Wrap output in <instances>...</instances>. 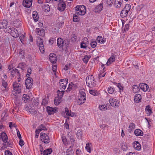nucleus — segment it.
<instances>
[{
    "instance_id": "f257e3e1",
    "label": "nucleus",
    "mask_w": 155,
    "mask_h": 155,
    "mask_svg": "<svg viewBox=\"0 0 155 155\" xmlns=\"http://www.w3.org/2000/svg\"><path fill=\"white\" fill-rule=\"evenodd\" d=\"M86 81L87 85L90 88L94 87L96 85V82L93 75H89L86 78Z\"/></svg>"
},
{
    "instance_id": "f03ea898",
    "label": "nucleus",
    "mask_w": 155,
    "mask_h": 155,
    "mask_svg": "<svg viewBox=\"0 0 155 155\" xmlns=\"http://www.w3.org/2000/svg\"><path fill=\"white\" fill-rule=\"evenodd\" d=\"M84 89H81L79 91L80 95L77 103L79 105H81L84 103L86 100V94L84 92Z\"/></svg>"
},
{
    "instance_id": "7ed1b4c3",
    "label": "nucleus",
    "mask_w": 155,
    "mask_h": 155,
    "mask_svg": "<svg viewBox=\"0 0 155 155\" xmlns=\"http://www.w3.org/2000/svg\"><path fill=\"white\" fill-rule=\"evenodd\" d=\"M76 13L78 15H83L86 12V8L84 5H77L75 8Z\"/></svg>"
},
{
    "instance_id": "20e7f679",
    "label": "nucleus",
    "mask_w": 155,
    "mask_h": 155,
    "mask_svg": "<svg viewBox=\"0 0 155 155\" xmlns=\"http://www.w3.org/2000/svg\"><path fill=\"white\" fill-rule=\"evenodd\" d=\"M68 41L66 40H63L61 38H59L57 40V44L58 46L60 48H66L68 44Z\"/></svg>"
},
{
    "instance_id": "39448f33",
    "label": "nucleus",
    "mask_w": 155,
    "mask_h": 155,
    "mask_svg": "<svg viewBox=\"0 0 155 155\" xmlns=\"http://www.w3.org/2000/svg\"><path fill=\"white\" fill-rule=\"evenodd\" d=\"M68 80V79H61L59 82V88L61 91L64 90L66 87L67 84Z\"/></svg>"
},
{
    "instance_id": "423d86ee",
    "label": "nucleus",
    "mask_w": 155,
    "mask_h": 155,
    "mask_svg": "<svg viewBox=\"0 0 155 155\" xmlns=\"http://www.w3.org/2000/svg\"><path fill=\"white\" fill-rule=\"evenodd\" d=\"M0 139H1L4 143H5V146H9L10 144L8 141V137L4 132L0 133Z\"/></svg>"
},
{
    "instance_id": "0eeeda50",
    "label": "nucleus",
    "mask_w": 155,
    "mask_h": 155,
    "mask_svg": "<svg viewBox=\"0 0 155 155\" xmlns=\"http://www.w3.org/2000/svg\"><path fill=\"white\" fill-rule=\"evenodd\" d=\"M109 102L111 106L114 107H118L120 104V101L116 97L110 98L109 100Z\"/></svg>"
},
{
    "instance_id": "6e6552de",
    "label": "nucleus",
    "mask_w": 155,
    "mask_h": 155,
    "mask_svg": "<svg viewBox=\"0 0 155 155\" xmlns=\"http://www.w3.org/2000/svg\"><path fill=\"white\" fill-rule=\"evenodd\" d=\"M40 138L42 142L45 143H48L50 142L49 136L44 133H41L40 134Z\"/></svg>"
},
{
    "instance_id": "1a4fd4ad",
    "label": "nucleus",
    "mask_w": 155,
    "mask_h": 155,
    "mask_svg": "<svg viewBox=\"0 0 155 155\" xmlns=\"http://www.w3.org/2000/svg\"><path fill=\"white\" fill-rule=\"evenodd\" d=\"M13 89L16 93L18 94L20 93L21 89V85L19 83L15 82L13 83Z\"/></svg>"
},
{
    "instance_id": "9d476101",
    "label": "nucleus",
    "mask_w": 155,
    "mask_h": 155,
    "mask_svg": "<svg viewBox=\"0 0 155 155\" xmlns=\"http://www.w3.org/2000/svg\"><path fill=\"white\" fill-rule=\"evenodd\" d=\"M57 9L60 12L64 11L66 8V4L64 2L63 0H61L59 2Z\"/></svg>"
},
{
    "instance_id": "9b49d317",
    "label": "nucleus",
    "mask_w": 155,
    "mask_h": 155,
    "mask_svg": "<svg viewBox=\"0 0 155 155\" xmlns=\"http://www.w3.org/2000/svg\"><path fill=\"white\" fill-rule=\"evenodd\" d=\"M33 79L30 77L28 78L25 80V84L26 89H30L33 84Z\"/></svg>"
},
{
    "instance_id": "f8f14e48",
    "label": "nucleus",
    "mask_w": 155,
    "mask_h": 155,
    "mask_svg": "<svg viewBox=\"0 0 155 155\" xmlns=\"http://www.w3.org/2000/svg\"><path fill=\"white\" fill-rule=\"evenodd\" d=\"M25 109L28 112L32 115H37V111L35 109L32 108L31 106H27Z\"/></svg>"
},
{
    "instance_id": "ddd939ff",
    "label": "nucleus",
    "mask_w": 155,
    "mask_h": 155,
    "mask_svg": "<svg viewBox=\"0 0 155 155\" xmlns=\"http://www.w3.org/2000/svg\"><path fill=\"white\" fill-rule=\"evenodd\" d=\"M46 109L48 114L49 115L53 114L58 111L57 108H52L49 106L47 107Z\"/></svg>"
},
{
    "instance_id": "4468645a",
    "label": "nucleus",
    "mask_w": 155,
    "mask_h": 155,
    "mask_svg": "<svg viewBox=\"0 0 155 155\" xmlns=\"http://www.w3.org/2000/svg\"><path fill=\"white\" fill-rule=\"evenodd\" d=\"M11 76L12 77H14L15 76H18L19 77L20 76L19 70L15 68L13 69L11 71Z\"/></svg>"
},
{
    "instance_id": "2eb2a0df",
    "label": "nucleus",
    "mask_w": 155,
    "mask_h": 155,
    "mask_svg": "<svg viewBox=\"0 0 155 155\" xmlns=\"http://www.w3.org/2000/svg\"><path fill=\"white\" fill-rule=\"evenodd\" d=\"M116 57V55L115 54H112L111 56L108 59V61L106 63V64L108 65L112 63L115 60Z\"/></svg>"
},
{
    "instance_id": "dca6fc26",
    "label": "nucleus",
    "mask_w": 155,
    "mask_h": 155,
    "mask_svg": "<svg viewBox=\"0 0 155 155\" xmlns=\"http://www.w3.org/2000/svg\"><path fill=\"white\" fill-rule=\"evenodd\" d=\"M49 58L50 61L52 63L56 62L57 60L56 55L54 53H51L49 55Z\"/></svg>"
},
{
    "instance_id": "f3484780",
    "label": "nucleus",
    "mask_w": 155,
    "mask_h": 155,
    "mask_svg": "<svg viewBox=\"0 0 155 155\" xmlns=\"http://www.w3.org/2000/svg\"><path fill=\"white\" fill-rule=\"evenodd\" d=\"M35 31L37 35L41 36H43L45 35V31L42 28H36Z\"/></svg>"
},
{
    "instance_id": "a211bd4d",
    "label": "nucleus",
    "mask_w": 155,
    "mask_h": 155,
    "mask_svg": "<svg viewBox=\"0 0 155 155\" xmlns=\"http://www.w3.org/2000/svg\"><path fill=\"white\" fill-rule=\"evenodd\" d=\"M8 22L6 19L0 21V29H3L5 28L8 25Z\"/></svg>"
},
{
    "instance_id": "6ab92c4d",
    "label": "nucleus",
    "mask_w": 155,
    "mask_h": 155,
    "mask_svg": "<svg viewBox=\"0 0 155 155\" xmlns=\"http://www.w3.org/2000/svg\"><path fill=\"white\" fill-rule=\"evenodd\" d=\"M38 45L39 49L41 53H43L45 52L44 46L42 40L40 39V42L38 43Z\"/></svg>"
},
{
    "instance_id": "aec40b11",
    "label": "nucleus",
    "mask_w": 155,
    "mask_h": 155,
    "mask_svg": "<svg viewBox=\"0 0 155 155\" xmlns=\"http://www.w3.org/2000/svg\"><path fill=\"white\" fill-rule=\"evenodd\" d=\"M22 5L25 7L29 8L32 5L31 0H24L23 2Z\"/></svg>"
},
{
    "instance_id": "412c9836",
    "label": "nucleus",
    "mask_w": 155,
    "mask_h": 155,
    "mask_svg": "<svg viewBox=\"0 0 155 155\" xmlns=\"http://www.w3.org/2000/svg\"><path fill=\"white\" fill-rule=\"evenodd\" d=\"M133 145L134 148L136 150H139L141 148V146L139 143L137 141H135L133 143Z\"/></svg>"
},
{
    "instance_id": "4be33fe9",
    "label": "nucleus",
    "mask_w": 155,
    "mask_h": 155,
    "mask_svg": "<svg viewBox=\"0 0 155 155\" xmlns=\"http://www.w3.org/2000/svg\"><path fill=\"white\" fill-rule=\"evenodd\" d=\"M140 88L143 91H147L149 88V86L148 85L146 84L142 83L140 84Z\"/></svg>"
},
{
    "instance_id": "5701e85b",
    "label": "nucleus",
    "mask_w": 155,
    "mask_h": 155,
    "mask_svg": "<svg viewBox=\"0 0 155 155\" xmlns=\"http://www.w3.org/2000/svg\"><path fill=\"white\" fill-rule=\"evenodd\" d=\"M141 96L140 94H136L135 95L134 97V101L136 103H138L139 102L141 101Z\"/></svg>"
},
{
    "instance_id": "b1692460",
    "label": "nucleus",
    "mask_w": 155,
    "mask_h": 155,
    "mask_svg": "<svg viewBox=\"0 0 155 155\" xmlns=\"http://www.w3.org/2000/svg\"><path fill=\"white\" fill-rule=\"evenodd\" d=\"M103 8V4L101 3L96 6L94 9V11L95 12H100L102 10Z\"/></svg>"
},
{
    "instance_id": "393cba45",
    "label": "nucleus",
    "mask_w": 155,
    "mask_h": 155,
    "mask_svg": "<svg viewBox=\"0 0 155 155\" xmlns=\"http://www.w3.org/2000/svg\"><path fill=\"white\" fill-rule=\"evenodd\" d=\"M13 29L11 34L13 37L15 38H16L18 37V30L16 28H12Z\"/></svg>"
},
{
    "instance_id": "a878e982",
    "label": "nucleus",
    "mask_w": 155,
    "mask_h": 155,
    "mask_svg": "<svg viewBox=\"0 0 155 155\" xmlns=\"http://www.w3.org/2000/svg\"><path fill=\"white\" fill-rule=\"evenodd\" d=\"M106 40L105 38H103L101 36H98L97 38V41L101 44H104Z\"/></svg>"
},
{
    "instance_id": "bb28decb",
    "label": "nucleus",
    "mask_w": 155,
    "mask_h": 155,
    "mask_svg": "<svg viewBox=\"0 0 155 155\" xmlns=\"http://www.w3.org/2000/svg\"><path fill=\"white\" fill-rule=\"evenodd\" d=\"M85 41H83L81 44V48H86L88 45V40L87 38H84Z\"/></svg>"
},
{
    "instance_id": "cd10ccee",
    "label": "nucleus",
    "mask_w": 155,
    "mask_h": 155,
    "mask_svg": "<svg viewBox=\"0 0 155 155\" xmlns=\"http://www.w3.org/2000/svg\"><path fill=\"white\" fill-rule=\"evenodd\" d=\"M122 0H115L114 4L115 6L117 8H119L121 7L123 2Z\"/></svg>"
},
{
    "instance_id": "c85d7f7f",
    "label": "nucleus",
    "mask_w": 155,
    "mask_h": 155,
    "mask_svg": "<svg viewBox=\"0 0 155 155\" xmlns=\"http://www.w3.org/2000/svg\"><path fill=\"white\" fill-rule=\"evenodd\" d=\"M134 133L137 136H142L143 135V132L140 129H136L134 131Z\"/></svg>"
},
{
    "instance_id": "c756f323",
    "label": "nucleus",
    "mask_w": 155,
    "mask_h": 155,
    "mask_svg": "<svg viewBox=\"0 0 155 155\" xmlns=\"http://www.w3.org/2000/svg\"><path fill=\"white\" fill-rule=\"evenodd\" d=\"M32 17L35 22L37 21L39 19V16L36 11H34L33 12Z\"/></svg>"
},
{
    "instance_id": "7c9ffc66",
    "label": "nucleus",
    "mask_w": 155,
    "mask_h": 155,
    "mask_svg": "<svg viewBox=\"0 0 155 155\" xmlns=\"http://www.w3.org/2000/svg\"><path fill=\"white\" fill-rule=\"evenodd\" d=\"M121 149L124 151H126L128 149V147L127 143L125 142H123L120 144Z\"/></svg>"
},
{
    "instance_id": "2f4dec72",
    "label": "nucleus",
    "mask_w": 155,
    "mask_h": 155,
    "mask_svg": "<svg viewBox=\"0 0 155 155\" xmlns=\"http://www.w3.org/2000/svg\"><path fill=\"white\" fill-rule=\"evenodd\" d=\"M13 24L14 26L17 28H19L21 25V21L19 20H16L14 21Z\"/></svg>"
},
{
    "instance_id": "473e14b6",
    "label": "nucleus",
    "mask_w": 155,
    "mask_h": 155,
    "mask_svg": "<svg viewBox=\"0 0 155 155\" xmlns=\"http://www.w3.org/2000/svg\"><path fill=\"white\" fill-rule=\"evenodd\" d=\"M43 10L46 12H48L50 11V8L49 5L48 4H45L44 6L42 7Z\"/></svg>"
},
{
    "instance_id": "72a5a7b5",
    "label": "nucleus",
    "mask_w": 155,
    "mask_h": 155,
    "mask_svg": "<svg viewBox=\"0 0 155 155\" xmlns=\"http://www.w3.org/2000/svg\"><path fill=\"white\" fill-rule=\"evenodd\" d=\"M135 124L133 123H131L130 124L129 126L128 131L130 133H131L132 131L135 129Z\"/></svg>"
},
{
    "instance_id": "f704fd0d",
    "label": "nucleus",
    "mask_w": 155,
    "mask_h": 155,
    "mask_svg": "<svg viewBox=\"0 0 155 155\" xmlns=\"http://www.w3.org/2000/svg\"><path fill=\"white\" fill-rule=\"evenodd\" d=\"M132 90L134 93L138 92L140 91V88L137 85H134L132 87Z\"/></svg>"
},
{
    "instance_id": "c9c22d12",
    "label": "nucleus",
    "mask_w": 155,
    "mask_h": 155,
    "mask_svg": "<svg viewBox=\"0 0 155 155\" xmlns=\"http://www.w3.org/2000/svg\"><path fill=\"white\" fill-rule=\"evenodd\" d=\"M30 99L29 96L27 94H24L23 95L22 100L25 103H26Z\"/></svg>"
},
{
    "instance_id": "e433bc0d",
    "label": "nucleus",
    "mask_w": 155,
    "mask_h": 155,
    "mask_svg": "<svg viewBox=\"0 0 155 155\" xmlns=\"http://www.w3.org/2000/svg\"><path fill=\"white\" fill-rule=\"evenodd\" d=\"M78 14L75 13L73 15V20L74 22H78L80 19V18L78 16Z\"/></svg>"
},
{
    "instance_id": "4c0bfd02",
    "label": "nucleus",
    "mask_w": 155,
    "mask_h": 155,
    "mask_svg": "<svg viewBox=\"0 0 155 155\" xmlns=\"http://www.w3.org/2000/svg\"><path fill=\"white\" fill-rule=\"evenodd\" d=\"M52 151V150L51 148L47 149L45 150L43 152V155H50L51 154Z\"/></svg>"
},
{
    "instance_id": "58836bf2",
    "label": "nucleus",
    "mask_w": 155,
    "mask_h": 155,
    "mask_svg": "<svg viewBox=\"0 0 155 155\" xmlns=\"http://www.w3.org/2000/svg\"><path fill=\"white\" fill-rule=\"evenodd\" d=\"M128 13H127L125 10H124L123 9L120 12V16L122 18L126 17Z\"/></svg>"
},
{
    "instance_id": "ea45409f",
    "label": "nucleus",
    "mask_w": 155,
    "mask_h": 155,
    "mask_svg": "<svg viewBox=\"0 0 155 155\" xmlns=\"http://www.w3.org/2000/svg\"><path fill=\"white\" fill-rule=\"evenodd\" d=\"M57 93L58 96V99H61L64 94L63 91L61 90V91H60L59 90H58V91Z\"/></svg>"
},
{
    "instance_id": "a19ab883",
    "label": "nucleus",
    "mask_w": 155,
    "mask_h": 155,
    "mask_svg": "<svg viewBox=\"0 0 155 155\" xmlns=\"http://www.w3.org/2000/svg\"><path fill=\"white\" fill-rule=\"evenodd\" d=\"M131 8V5L129 4H127L125 5V7L123 9L125 10L127 13H128Z\"/></svg>"
},
{
    "instance_id": "79ce46f5",
    "label": "nucleus",
    "mask_w": 155,
    "mask_h": 155,
    "mask_svg": "<svg viewBox=\"0 0 155 155\" xmlns=\"http://www.w3.org/2000/svg\"><path fill=\"white\" fill-rule=\"evenodd\" d=\"M115 90L114 88L111 86L107 88V91L109 94H112L114 93Z\"/></svg>"
},
{
    "instance_id": "37998d69",
    "label": "nucleus",
    "mask_w": 155,
    "mask_h": 155,
    "mask_svg": "<svg viewBox=\"0 0 155 155\" xmlns=\"http://www.w3.org/2000/svg\"><path fill=\"white\" fill-rule=\"evenodd\" d=\"M91 144V143H88L86 144L85 148L87 150V151L89 153H90L91 152V147L90 145Z\"/></svg>"
},
{
    "instance_id": "c03bdc74",
    "label": "nucleus",
    "mask_w": 155,
    "mask_h": 155,
    "mask_svg": "<svg viewBox=\"0 0 155 155\" xmlns=\"http://www.w3.org/2000/svg\"><path fill=\"white\" fill-rule=\"evenodd\" d=\"M145 110L147 112V114H151L152 113L150 107L149 105H148L146 107Z\"/></svg>"
},
{
    "instance_id": "a18cd8bd",
    "label": "nucleus",
    "mask_w": 155,
    "mask_h": 155,
    "mask_svg": "<svg viewBox=\"0 0 155 155\" xmlns=\"http://www.w3.org/2000/svg\"><path fill=\"white\" fill-rule=\"evenodd\" d=\"M90 58V57L89 56H85L84 58H83V62L85 63H87Z\"/></svg>"
},
{
    "instance_id": "49530a36",
    "label": "nucleus",
    "mask_w": 155,
    "mask_h": 155,
    "mask_svg": "<svg viewBox=\"0 0 155 155\" xmlns=\"http://www.w3.org/2000/svg\"><path fill=\"white\" fill-rule=\"evenodd\" d=\"M82 134V132L81 130H78L77 133V135L78 138H81Z\"/></svg>"
},
{
    "instance_id": "de8ad7c7",
    "label": "nucleus",
    "mask_w": 155,
    "mask_h": 155,
    "mask_svg": "<svg viewBox=\"0 0 155 155\" xmlns=\"http://www.w3.org/2000/svg\"><path fill=\"white\" fill-rule=\"evenodd\" d=\"M61 99H58V98L55 99L54 100V102L55 105H58L61 102Z\"/></svg>"
},
{
    "instance_id": "09e8293b",
    "label": "nucleus",
    "mask_w": 155,
    "mask_h": 155,
    "mask_svg": "<svg viewBox=\"0 0 155 155\" xmlns=\"http://www.w3.org/2000/svg\"><path fill=\"white\" fill-rule=\"evenodd\" d=\"M73 147V145L71 146L67 150L66 153H67V154L69 155V154H70V153H71V152L72 150V147Z\"/></svg>"
},
{
    "instance_id": "8fccbe9b",
    "label": "nucleus",
    "mask_w": 155,
    "mask_h": 155,
    "mask_svg": "<svg viewBox=\"0 0 155 155\" xmlns=\"http://www.w3.org/2000/svg\"><path fill=\"white\" fill-rule=\"evenodd\" d=\"M38 128L41 131L42 130H47V128H46L45 126L41 124L38 127Z\"/></svg>"
},
{
    "instance_id": "3c124183",
    "label": "nucleus",
    "mask_w": 155,
    "mask_h": 155,
    "mask_svg": "<svg viewBox=\"0 0 155 155\" xmlns=\"http://www.w3.org/2000/svg\"><path fill=\"white\" fill-rule=\"evenodd\" d=\"M48 99H47L46 98H43L41 104L44 106L46 105L48 103Z\"/></svg>"
},
{
    "instance_id": "603ef678",
    "label": "nucleus",
    "mask_w": 155,
    "mask_h": 155,
    "mask_svg": "<svg viewBox=\"0 0 155 155\" xmlns=\"http://www.w3.org/2000/svg\"><path fill=\"white\" fill-rule=\"evenodd\" d=\"M12 28H13V27H6L5 28L6 32L8 33H11L13 29Z\"/></svg>"
},
{
    "instance_id": "864d4df0",
    "label": "nucleus",
    "mask_w": 155,
    "mask_h": 155,
    "mask_svg": "<svg viewBox=\"0 0 155 155\" xmlns=\"http://www.w3.org/2000/svg\"><path fill=\"white\" fill-rule=\"evenodd\" d=\"M90 45L92 48H94L97 46V43L96 41H92Z\"/></svg>"
},
{
    "instance_id": "5fc2aeb1",
    "label": "nucleus",
    "mask_w": 155,
    "mask_h": 155,
    "mask_svg": "<svg viewBox=\"0 0 155 155\" xmlns=\"http://www.w3.org/2000/svg\"><path fill=\"white\" fill-rule=\"evenodd\" d=\"M114 2V0H107L106 3L108 6H111Z\"/></svg>"
},
{
    "instance_id": "6e6d98bb",
    "label": "nucleus",
    "mask_w": 155,
    "mask_h": 155,
    "mask_svg": "<svg viewBox=\"0 0 155 155\" xmlns=\"http://www.w3.org/2000/svg\"><path fill=\"white\" fill-rule=\"evenodd\" d=\"M99 109L102 110H105L107 109L106 106L105 105H100L99 107Z\"/></svg>"
},
{
    "instance_id": "4d7b16f0",
    "label": "nucleus",
    "mask_w": 155,
    "mask_h": 155,
    "mask_svg": "<svg viewBox=\"0 0 155 155\" xmlns=\"http://www.w3.org/2000/svg\"><path fill=\"white\" fill-rule=\"evenodd\" d=\"M100 127L102 129H103L104 130L106 128L108 129L109 127L106 124L100 125Z\"/></svg>"
},
{
    "instance_id": "13d9d810",
    "label": "nucleus",
    "mask_w": 155,
    "mask_h": 155,
    "mask_svg": "<svg viewBox=\"0 0 155 155\" xmlns=\"http://www.w3.org/2000/svg\"><path fill=\"white\" fill-rule=\"evenodd\" d=\"M57 69V66L55 65H53L52 70L54 72V74L56 75V71Z\"/></svg>"
},
{
    "instance_id": "bf43d9fd",
    "label": "nucleus",
    "mask_w": 155,
    "mask_h": 155,
    "mask_svg": "<svg viewBox=\"0 0 155 155\" xmlns=\"http://www.w3.org/2000/svg\"><path fill=\"white\" fill-rule=\"evenodd\" d=\"M34 105L35 106H37L38 105V104L39 103V100L38 98H36L34 99Z\"/></svg>"
},
{
    "instance_id": "052dcab7",
    "label": "nucleus",
    "mask_w": 155,
    "mask_h": 155,
    "mask_svg": "<svg viewBox=\"0 0 155 155\" xmlns=\"http://www.w3.org/2000/svg\"><path fill=\"white\" fill-rule=\"evenodd\" d=\"M63 143L64 144H66L67 142V140L65 136H62L61 137Z\"/></svg>"
},
{
    "instance_id": "680f3d73",
    "label": "nucleus",
    "mask_w": 155,
    "mask_h": 155,
    "mask_svg": "<svg viewBox=\"0 0 155 155\" xmlns=\"http://www.w3.org/2000/svg\"><path fill=\"white\" fill-rule=\"evenodd\" d=\"M113 151L115 153H119L120 151V150L119 148L115 147L114 148Z\"/></svg>"
},
{
    "instance_id": "e2e57ef3",
    "label": "nucleus",
    "mask_w": 155,
    "mask_h": 155,
    "mask_svg": "<svg viewBox=\"0 0 155 155\" xmlns=\"http://www.w3.org/2000/svg\"><path fill=\"white\" fill-rule=\"evenodd\" d=\"M89 93L95 96L96 95L97 92L94 90H90L89 91Z\"/></svg>"
},
{
    "instance_id": "0e129e2a",
    "label": "nucleus",
    "mask_w": 155,
    "mask_h": 155,
    "mask_svg": "<svg viewBox=\"0 0 155 155\" xmlns=\"http://www.w3.org/2000/svg\"><path fill=\"white\" fill-rule=\"evenodd\" d=\"M65 112L67 115L69 116L70 113V111H69L68 109L66 107L65 109Z\"/></svg>"
},
{
    "instance_id": "69168bd1",
    "label": "nucleus",
    "mask_w": 155,
    "mask_h": 155,
    "mask_svg": "<svg viewBox=\"0 0 155 155\" xmlns=\"http://www.w3.org/2000/svg\"><path fill=\"white\" fill-rule=\"evenodd\" d=\"M19 38L21 43L24 44L23 41L24 40L25 36L23 35H21L20 36Z\"/></svg>"
},
{
    "instance_id": "338daca9",
    "label": "nucleus",
    "mask_w": 155,
    "mask_h": 155,
    "mask_svg": "<svg viewBox=\"0 0 155 155\" xmlns=\"http://www.w3.org/2000/svg\"><path fill=\"white\" fill-rule=\"evenodd\" d=\"M25 66V64L23 63H21L19 64L18 67L20 68H23Z\"/></svg>"
},
{
    "instance_id": "774afa93",
    "label": "nucleus",
    "mask_w": 155,
    "mask_h": 155,
    "mask_svg": "<svg viewBox=\"0 0 155 155\" xmlns=\"http://www.w3.org/2000/svg\"><path fill=\"white\" fill-rule=\"evenodd\" d=\"M5 155H13L12 153L8 150H6L5 152Z\"/></svg>"
}]
</instances>
